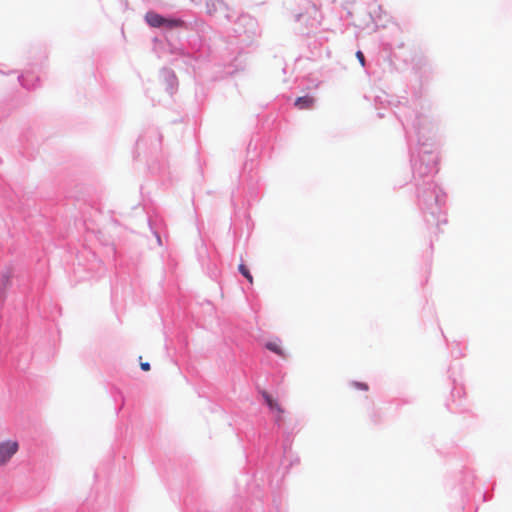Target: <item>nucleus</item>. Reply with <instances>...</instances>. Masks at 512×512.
Returning <instances> with one entry per match:
<instances>
[{
  "label": "nucleus",
  "instance_id": "f257e3e1",
  "mask_svg": "<svg viewBox=\"0 0 512 512\" xmlns=\"http://www.w3.org/2000/svg\"><path fill=\"white\" fill-rule=\"evenodd\" d=\"M382 91L374 97L376 109L388 108L400 122L410 156L412 182L417 205L427 229L438 234L447 223V193L434 181L439 171V156L435 149L436 129L433 122L419 109H423L420 91L411 98Z\"/></svg>",
  "mask_w": 512,
  "mask_h": 512
},
{
  "label": "nucleus",
  "instance_id": "f03ea898",
  "mask_svg": "<svg viewBox=\"0 0 512 512\" xmlns=\"http://www.w3.org/2000/svg\"><path fill=\"white\" fill-rule=\"evenodd\" d=\"M0 197L2 204L10 211L6 222L11 243L6 242L13 259L0 263V367L8 374L7 386L10 393L25 390L26 370L31 356L22 346H14L10 338V323L5 319L4 309L9 296H28L33 289L32 260L20 252L28 240L26 228L32 224L30 199L19 195L0 175Z\"/></svg>",
  "mask_w": 512,
  "mask_h": 512
},
{
  "label": "nucleus",
  "instance_id": "7ed1b4c3",
  "mask_svg": "<svg viewBox=\"0 0 512 512\" xmlns=\"http://www.w3.org/2000/svg\"><path fill=\"white\" fill-rule=\"evenodd\" d=\"M269 408L277 411L272 429L256 427L246 422L237 432L239 440L243 443L246 462L250 469L244 468L236 477L234 498L248 503L252 508V503H260L263 507V492L257 482L259 473L262 481L264 477L270 481L274 473H281V477L284 478L293 466L300 464V457L292 451L291 433H286L282 448H278V431L284 423V408L277 401L270 404Z\"/></svg>",
  "mask_w": 512,
  "mask_h": 512
},
{
  "label": "nucleus",
  "instance_id": "20e7f679",
  "mask_svg": "<svg viewBox=\"0 0 512 512\" xmlns=\"http://www.w3.org/2000/svg\"><path fill=\"white\" fill-rule=\"evenodd\" d=\"M143 21L150 30L158 33L152 38L154 52L169 53L174 56V66L187 72L189 69L195 71L200 56L190 51L187 45V33L193 21L186 12H159L151 8L144 14Z\"/></svg>",
  "mask_w": 512,
  "mask_h": 512
},
{
  "label": "nucleus",
  "instance_id": "39448f33",
  "mask_svg": "<svg viewBox=\"0 0 512 512\" xmlns=\"http://www.w3.org/2000/svg\"><path fill=\"white\" fill-rule=\"evenodd\" d=\"M164 472L170 496L174 501L178 498L181 512H221L208 509V496L189 458L170 461Z\"/></svg>",
  "mask_w": 512,
  "mask_h": 512
},
{
  "label": "nucleus",
  "instance_id": "423d86ee",
  "mask_svg": "<svg viewBox=\"0 0 512 512\" xmlns=\"http://www.w3.org/2000/svg\"><path fill=\"white\" fill-rule=\"evenodd\" d=\"M475 480L474 471L466 465L448 473L444 487L451 512H475L477 510L474 505Z\"/></svg>",
  "mask_w": 512,
  "mask_h": 512
},
{
  "label": "nucleus",
  "instance_id": "0eeeda50",
  "mask_svg": "<svg viewBox=\"0 0 512 512\" xmlns=\"http://www.w3.org/2000/svg\"><path fill=\"white\" fill-rule=\"evenodd\" d=\"M247 166L248 163H245L243 172L240 174L239 185L231 193V205L235 212L244 209L245 217L249 218V210L261 199L262 186L257 172L253 171V163L248 174L245 173Z\"/></svg>",
  "mask_w": 512,
  "mask_h": 512
},
{
  "label": "nucleus",
  "instance_id": "6e6552de",
  "mask_svg": "<svg viewBox=\"0 0 512 512\" xmlns=\"http://www.w3.org/2000/svg\"><path fill=\"white\" fill-rule=\"evenodd\" d=\"M447 374L452 388L449 397L445 400L446 409L454 414L470 412L462 379V364L451 363Z\"/></svg>",
  "mask_w": 512,
  "mask_h": 512
},
{
  "label": "nucleus",
  "instance_id": "1a4fd4ad",
  "mask_svg": "<svg viewBox=\"0 0 512 512\" xmlns=\"http://www.w3.org/2000/svg\"><path fill=\"white\" fill-rule=\"evenodd\" d=\"M291 15L295 34L308 37L318 29L320 11L314 3L305 1L301 6L293 10Z\"/></svg>",
  "mask_w": 512,
  "mask_h": 512
},
{
  "label": "nucleus",
  "instance_id": "9d476101",
  "mask_svg": "<svg viewBox=\"0 0 512 512\" xmlns=\"http://www.w3.org/2000/svg\"><path fill=\"white\" fill-rule=\"evenodd\" d=\"M205 6L206 13L222 26L231 24L237 15V11L229 7L224 0H209L205 2Z\"/></svg>",
  "mask_w": 512,
  "mask_h": 512
},
{
  "label": "nucleus",
  "instance_id": "9b49d317",
  "mask_svg": "<svg viewBox=\"0 0 512 512\" xmlns=\"http://www.w3.org/2000/svg\"><path fill=\"white\" fill-rule=\"evenodd\" d=\"M231 25H233L231 29L236 37L245 35L250 38L255 35L257 30V20L247 13L238 11Z\"/></svg>",
  "mask_w": 512,
  "mask_h": 512
},
{
  "label": "nucleus",
  "instance_id": "f8f14e48",
  "mask_svg": "<svg viewBox=\"0 0 512 512\" xmlns=\"http://www.w3.org/2000/svg\"><path fill=\"white\" fill-rule=\"evenodd\" d=\"M19 154L27 159L33 160L38 153V140L35 137L34 131L31 127H28L19 135Z\"/></svg>",
  "mask_w": 512,
  "mask_h": 512
},
{
  "label": "nucleus",
  "instance_id": "ddd939ff",
  "mask_svg": "<svg viewBox=\"0 0 512 512\" xmlns=\"http://www.w3.org/2000/svg\"><path fill=\"white\" fill-rule=\"evenodd\" d=\"M159 80L170 96H173L178 91L179 81L172 68L162 67L159 71Z\"/></svg>",
  "mask_w": 512,
  "mask_h": 512
},
{
  "label": "nucleus",
  "instance_id": "4468645a",
  "mask_svg": "<svg viewBox=\"0 0 512 512\" xmlns=\"http://www.w3.org/2000/svg\"><path fill=\"white\" fill-rule=\"evenodd\" d=\"M283 99H285L287 103H292L293 107L298 110H312L317 101V97L311 93L297 96L294 99L291 96H283Z\"/></svg>",
  "mask_w": 512,
  "mask_h": 512
},
{
  "label": "nucleus",
  "instance_id": "2eb2a0df",
  "mask_svg": "<svg viewBox=\"0 0 512 512\" xmlns=\"http://www.w3.org/2000/svg\"><path fill=\"white\" fill-rule=\"evenodd\" d=\"M282 343L283 341L279 336L273 335L269 340L262 344V347L281 359L287 360L290 357V353L282 347Z\"/></svg>",
  "mask_w": 512,
  "mask_h": 512
},
{
  "label": "nucleus",
  "instance_id": "dca6fc26",
  "mask_svg": "<svg viewBox=\"0 0 512 512\" xmlns=\"http://www.w3.org/2000/svg\"><path fill=\"white\" fill-rule=\"evenodd\" d=\"M18 450L19 443L17 440L0 441V466L8 463Z\"/></svg>",
  "mask_w": 512,
  "mask_h": 512
},
{
  "label": "nucleus",
  "instance_id": "f3484780",
  "mask_svg": "<svg viewBox=\"0 0 512 512\" xmlns=\"http://www.w3.org/2000/svg\"><path fill=\"white\" fill-rule=\"evenodd\" d=\"M106 501L104 495L99 493L90 494L85 501L78 507L76 512H97L102 508V504Z\"/></svg>",
  "mask_w": 512,
  "mask_h": 512
},
{
  "label": "nucleus",
  "instance_id": "a211bd4d",
  "mask_svg": "<svg viewBox=\"0 0 512 512\" xmlns=\"http://www.w3.org/2000/svg\"><path fill=\"white\" fill-rule=\"evenodd\" d=\"M147 221H148L149 229H150L151 233L153 234V236L155 237L158 246H162L163 245L162 235L166 231V225L164 223V220L161 217H159L158 215H155V216H148Z\"/></svg>",
  "mask_w": 512,
  "mask_h": 512
},
{
  "label": "nucleus",
  "instance_id": "6ab92c4d",
  "mask_svg": "<svg viewBox=\"0 0 512 512\" xmlns=\"http://www.w3.org/2000/svg\"><path fill=\"white\" fill-rule=\"evenodd\" d=\"M252 505H254V508L248 506V503L241 502L234 498L231 505H226L221 508V512H265L264 507H262L260 503H252Z\"/></svg>",
  "mask_w": 512,
  "mask_h": 512
},
{
  "label": "nucleus",
  "instance_id": "aec40b11",
  "mask_svg": "<svg viewBox=\"0 0 512 512\" xmlns=\"http://www.w3.org/2000/svg\"><path fill=\"white\" fill-rule=\"evenodd\" d=\"M195 252L200 265L209 262V259L217 255L215 249L210 248L202 238H200L199 243L196 245Z\"/></svg>",
  "mask_w": 512,
  "mask_h": 512
},
{
  "label": "nucleus",
  "instance_id": "412c9836",
  "mask_svg": "<svg viewBox=\"0 0 512 512\" xmlns=\"http://www.w3.org/2000/svg\"><path fill=\"white\" fill-rule=\"evenodd\" d=\"M201 267H202L203 271L207 274V276L214 281H217L221 275V270L219 267V261H218L217 255L213 256L211 259H209V262L203 263L201 265Z\"/></svg>",
  "mask_w": 512,
  "mask_h": 512
},
{
  "label": "nucleus",
  "instance_id": "4be33fe9",
  "mask_svg": "<svg viewBox=\"0 0 512 512\" xmlns=\"http://www.w3.org/2000/svg\"><path fill=\"white\" fill-rule=\"evenodd\" d=\"M107 391L115 404V413L118 415L125 405L123 392L115 385H108Z\"/></svg>",
  "mask_w": 512,
  "mask_h": 512
},
{
  "label": "nucleus",
  "instance_id": "5701e85b",
  "mask_svg": "<svg viewBox=\"0 0 512 512\" xmlns=\"http://www.w3.org/2000/svg\"><path fill=\"white\" fill-rule=\"evenodd\" d=\"M369 15L376 26H384V22H386L389 18V15L386 13V11L383 10L381 5H371L369 7Z\"/></svg>",
  "mask_w": 512,
  "mask_h": 512
},
{
  "label": "nucleus",
  "instance_id": "b1692460",
  "mask_svg": "<svg viewBox=\"0 0 512 512\" xmlns=\"http://www.w3.org/2000/svg\"><path fill=\"white\" fill-rule=\"evenodd\" d=\"M18 82L23 88L27 90H34L40 87L41 79L39 76L34 77L31 74L21 73L18 75Z\"/></svg>",
  "mask_w": 512,
  "mask_h": 512
},
{
  "label": "nucleus",
  "instance_id": "393cba45",
  "mask_svg": "<svg viewBox=\"0 0 512 512\" xmlns=\"http://www.w3.org/2000/svg\"><path fill=\"white\" fill-rule=\"evenodd\" d=\"M238 272L250 283L253 284V275L249 269V267L241 261L238 265Z\"/></svg>",
  "mask_w": 512,
  "mask_h": 512
},
{
  "label": "nucleus",
  "instance_id": "a878e982",
  "mask_svg": "<svg viewBox=\"0 0 512 512\" xmlns=\"http://www.w3.org/2000/svg\"><path fill=\"white\" fill-rule=\"evenodd\" d=\"M349 386L351 388H354V389H357L360 391H368L369 390V384L367 382H363V381L352 380L349 382Z\"/></svg>",
  "mask_w": 512,
  "mask_h": 512
},
{
  "label": "nucleus",
  "instance_id": "bb28decb",
  "mask_svg": "<svg viewBox=\"0 0 512 512\" xmlns=\"http://www.w3.org/2000/svg\"><path fill=\"white\" fill-rule=\"evenodd\" d=\"M355 56H356L358 62L360 63L361 67L368 73L369 63L366 60V57H365L363 51L357 50L355 53Z\"/></svg>",
  "mask_w": 512,
  "mask_h": 512
},
{
  "label": "nucleus",
  "instance_id": "cd10ccee",
  "mask_svg": "<svg viewBox=\"0 0 512 512\" xmlns=\"http://www.w3.org/2000/svg\"><path fill=\"white\" fill-rule=\"evenodd\" d=\"M11 106L8 103L0 104V122L6 119L11 114Z\"/></svg>",
  "mask_w": 512,
  "mask_h": 512
},
{
  "label": "nucleus",
  "instance_id": "c85d7f7f",
  "mask_svg": "<svg viewBox=\"0 0 512 512\" xmlns=\"http://www.w3.org/2000/svg\"><path fill=\"white\" fill-rule=\"evenodd\" d=\"M451 355L455 359H459L464 356L463 349L459 342H455L454 346L451 348Z\"/></svg>",
  "mask_w": 512,
  "mask_h": 512
},
{
  "label": "nucleus",
  "instance_id": "c756f323",
  "mask_svg": "<svg viewBox=\"0 0 512 512\" xmlns=\"http://www.w3.org/2000/svg\"><path fill=\"white\" fill-rule=\"evenodd\" d=\"M434 446H435L436 452H437L438 454H440V455H443V456H444V455H447V454L450 452V450H451V449H453V448L455 447V444H454V442H451V443H450V445H449V447H448V448H445V449H444V448L439 447V446H438V444H434Z\"/></svg>",
  "mask_w": 512,
  "mask_h": 512
},
{
  "label": "nucleus",
  "instance_id": "7c9ffc66",
  "mask_svg": "<svg viewBox=\"0 0 512 512\" xmlns=\"http://www.w3.org/2000/svg\"><path fill=\"white\" fill-rule=\"evenodd\" d=\"M371 420L376 425L381 423V417L377 411H373V413L371 414Z\"/></svg>",
  "mask_w": 512,
  "mask_h": 512
},
{
  "label": "nucleus",
  "instance_id": "2f4dec72",
  "mask_svg": "<svg viewBox=\"0 0 512 512\" xmlns=\"http://www.w3.org/2000/svg\"><path fill=\"white\" fill-rule=\"evenodd\" d=\"M139 360H140V368L142 371H149L151 369V365L149 362H142V357L140 356L139 357Z\"/></svg>",
  "mask_w": 512,
  "mask_h": 512
},
{
  "label": "nucleus",
  "instance_id": "473e14b6",
  "mask_svg": "<svg viewBox=\"0 0 512 512\" xmlns=\"http://www.w3.org/2000/svg\"><path fill=\"white\" fill-rule=\"evenodd\" d=\"M48 479V475L47 473L44 471L41 476H40V482H41V486L44 484V482Z\"/></svg>",
  "mask_w": 512,
  "mask_h": 512
},
{
  "label": "nucleus",
  "instance_id": "72a5a7b5",
  "mask_svg": "<svg viewBox=\"0 0 512 512\" xmlns=\"http://www.w3.org/2000/svg\"><path fill=\"white\" fill-rule=\"evenodd\" d=\"M155 134H156L157 139H158V149H160V148H161V143H162V137H163V136H162V134H161V133H159L158 131H157V132H155Z\"/></svg>",
  "mask_w": 512,
  "mask_h": 512
},
{
  "label": "nucleus",
  "instance_id": "f704fd0d",
  "mask_svg": "<svg viewBox=\"0 0 512 512\" xmlns=\"http://www.w3.org/2000/svg\"><path fill=\"white\" fill-rule=\"evenodd\" d=\"M144 140H145V137H143V136H140V137L137 139V141H136V146H137V148H139V147L141 146V144L144 142Z\"/></svg>",
  "mask_w": 512,
  "mask_h": 512
},
{
  "label": "nucleus",
  "instance_id": "c9c22d12",
  "mask_svg": "<svg viewBox=\"0 0 512 512\" xmlns=\"http://www.w3.org/2000/svg\"><path fill=\"white\" fill-rule=\"evenodd\" d=\"M15 70H11L10 72H5L3 70L0 69V74H3V75H8V74H11V73H14Z\"/></svg>",
  "mask_w": 512,
  "mask_h": 512
},
{
  "label": "nucleus",
  "instance_id": "e433bc0d",
  "mask_svg": "<svg viewBox=\"0 0 512 512\" xmlns=\"http://www.w3.org/2000/svg\"><path fill=\"white\" fill-rule=\"evenodd\" d=\"M377 116H378V118H384V117H385V114H384L383 112L379 111V112L377 113Z\"/></svg>",
  "mask_w": 512,
  "mask_h": 512
},
{
  "label": "nucleus",
  "instance_id": "4c0bfd02",
  "mask_svg": "<svg viewBox=\"0 0 512 512\" xmlns=\"http://www.w3.org/2000/svg\"><path fill=\"white\" fill-rule=\"evenodd\" d=\"M252 144H253V139H251V140H250V142H249V144H248V147H247L248 151L251 149Z\"/></svg>",
  "mask_w": 512,
  "mask_h": 512
},
{
  "label": "nucleus",
  "instance_id": "58836bf2",
  "mask_svg": "<svg viewBox=\"0 0 512 512\" xmlns=\"http://www.w3.org/2000/svg\"><path fill=\"white\" fill-rule=\"evenodd\" d=\"M429 246H430V248L432 250L433 249V240L432 239L430 240Z\"/></svg>",
  "mask_w": 512,
  "mask_h": 512
},
{
  "label": "nucleus",
  "instance_id": "ea45409f",
  "mask_svg": "<svg viewBox=\"0 0 512 512\" xmlns=\"http://www.w3.org/2000/svg\"><path fill=\"white\" fill-rule=\"evenodd\" d=\"M2 163H3V160H2V158L0 157V164H2Z\"/></svg>",
  "mask_w": 512,
  "mask_h": 512
}]
</instances>
